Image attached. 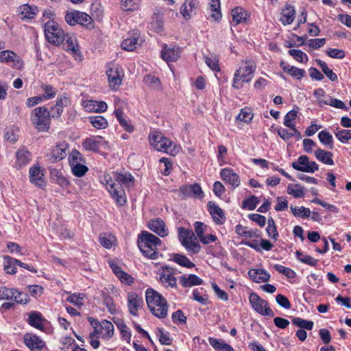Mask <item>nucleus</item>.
<instances>
[{"label": "nucleus", "instance_id": "obj_6", "mask_svg": "<svg viewBox=\"0 0 351 351\" xmlns=\"http://www.w3.org/2000/svg\"><path fill=\"white\" fill-rule=\"evenodd\" d=\"M30 120L34 128L39 132H47L50 128L49 112L45 106L34 108L30 114Z\"/></svg>", "mask_w": 351, "mask_h": 351}, {"label": "nucleus", "instance_id": "obj_1", "mask_svg": "<svg viewBox=\"0 0 351 351\" xmlns=\"http://www.w3.org/2000/svg\"><path fill=\"white\" fill-rule=\"evenodd\" d=\"M134 178L130 173H114L113 177L110 174H104L101 182L106 188L112 198L118 206H124L127 202L126 195L122 184L130 186L134 183Z\"/></svg>", "mask_w": 351, "mask_h": 351}, {"label": "nucleus", "instance_id": "obj_2", "mask_svg": "<svg viewBox=\"0 0 351 351\" xmlns=\"http://www.w3.org/2000/svg\"><path fill=\"white\" fill-rule=\"evenodd\" d=\"M137 243L140 251L145 257L152 260L158 258V247L162 245L159 237L148 231L143 230L138 235Z\"/></svg>", "mask_w": 351, "mask_h": 351}, {"label": "nucleus", "instance_id": "obj_15", "mask_svg": "<svg viewBox=\"0 0 351 351\" xmlns=\"http://www.w3.org/2000/svg\"><path fill=\"white\" fill-rule=\"evenodd\" d=\"M93 331H95V333H97L99 337L104 340L108 341L114 335V328L112 322L104 319L101 322H96Z\"/></svg>", "mask_w": 351, "mask_h": 351}, {"label": "nucleus", "instance_id": "obj_31", "mask_svg": "<svg viewBox=\"0 0 351 351\" xmlns=\"http://www.w3.org/2000/svg\"><path fill=\"white\" fill-rule=\"evenodd\" d=\"M180 285L184 287H191L203 284V280L195 274L182 275L179 278Z\"/></svg>", "mask_w": 351, "mask_h": 351}, {"label": "nucleus", "instance_id": "obj_19", "mask_svg": "<svg viewBox=\"0 0 351 351\" xmlns=\"http://www.w3.org/2000/svg\"><path fill=\"white\" fill-rule=\"evenodd\" d=\"M43 169L38 165H34L29 168V179L34 185L43 188L45 186Z\"/></svg>", "mask_w": 351, "mask_h": 351}, {"label": "nucleus", "instance_id": "obj_9", "mask_svg": "<svg viewBox=\"0 0 351 351\" xmlns=\"http://www.w3.org/2000/svg\"><path fill=\"white\" fill-rule=\"evenodd\" d=\"M106 74L110 88L112 90H117L122 84L124 77L123 69L117 64H112L108 66Z\"/></svg>", "mask_w": 351, "mask_h": 351}, {"label": "nucleus", "instance_id": "obj_45", "mask_svg": "<svg viewBox=\"0 0 351 351\" xmlns=\"http://www.w3.org/2000/svg\"><path fill=\"white\" fill-rule=\"evenodd\" d=\"M138 35L137 33L133 34L130 38L124 39L121 43V48L125 51H132L136 48L138 44Z\"/></svg>", "mask_w": 351, "mask_h": 351}, {"label": "nucleus", "instance_id": "obj_10", "mask_svg": "<svg viewBox=\"0 0 351 351\" xmlns=\"http://www.w3.org/2000/svg\"><path fill=\"white\" fill-rule=\"evenodd\" d=\"M250 303L253 309L258 313L267 317H274L273 311L269 307L268 302L259 297L256 293L249 295Z\"/></svg>", "mask_w": 351, "mask_h": 351}, {"label": "nucleus", "instance_id": "obj_20", "mask_svg": "<svg viewBox=\"0 0 351 351\" xmlns=\"http://www.w3.org/2000/svg\"><path fill=\"white\" fill-rule=\"evenodd\" d=\"M82 105L88 112L102 113L107 110L108 105L104 101L92 99L83 100Z\"/></svg>", "mask_w": 351, "mask_h": 351}, {"label": "nucleus", "instance_id": "obj_53", "mask_svg": "<svg viewBox=\"0 0 351 351\" xmlns=\"http://www.w3.org/2000/svg\"><path fill=\"white\" fill-rule=\"evenodd\" d=\"M141 0H121V7L123 11H134L138 8Z\"/></svg>", "mask_w": 351, "mask_h": 351}, {"label": "nucleus", "instance_id": "obj_42", "mask_svg": "<svg viewBox=\"0 0 351 351\" xmlns=\"http://www.w3.org/2000/svg\"><path fill=\"white\" fill-rule=\"evenodd\" d=\"M197 0H186L181 8L180 12L184 18L190 17L191 14L197 8Z\"/></svg>", "mask_w": 351, "mask_h": 351}, {"label": "nucleus", "instance_id": "obj_7", "mask_svg": "<svg viewBox=\"0 0 351 351\" xmlns=\"http://www.w3.org/2000/svg\"><path fill=\"white\" fill-rule=\"evenodd\" d=\"M44 32L47 40L55 45H60L65 38L63 30L54 20L45 22Z\"/></svg>", "mask_w": 351, "mask_h": 351}, {"label": "nucleus", "instance_id": "obj_61", "mask_svg": "<svg viewBox=\"0 0 351 351\" xmlns=\"http://www.w3.org/2000/svg\"><path fill=\"white\" fill-rule=\"evenodd\" d=\"M204 62L213 71H219V59L216 56H204Z\"/></svg>", "mask_w": 351, "mask_h": 351}, {"label": "nucleus", "instance_id": "obj_14", "mask_svg": "<svg viewBox=\"0 0 351 351\" xmlns=\"http://www.w3.org/2000/svg\"><path fill=\"white\" fill-rule=\"evenodd\" d=\"M291 166L297 171L306 173H314L319 169L318 164L315 161H310L308 156L305 155L300 156Z\"/></svg>", "mask_w": 351, "mask_h": 351}, {"label": "nucleus", "instance_id": "obj_18", "mask_svg": "<svg viewBox=\"0 0 351 351\" xmlns=\"http://www.w3.org/2000/svg\"><path fill=\"white\" fill-rule=\"evenodd\" d=\"M69 146L65 142H62L53 147L47 156L51 162H57L64 159L68 152Z\"/></svg>", "mask_w": 351, "mask_h": 351}, {"label": "nucleus", "instance_id": "obj_27", "mask_svg": "<svg viewBox=\"0 0 351 351\" xmlns=\"http://www.w3.org/2000/svg\"><path fill=\"white\" fill-rule=\"evenodd\" d=\"M15 156V165L19 168L27 165L32 160V153L24 147L16 151Z\"/></svg>", "mask_w": 351, "mask_h": 351}, {"label": "nucleus", "instance_id": "obj_22", "mask_svg": "<svg viewBox=\"0 0 351 351\" xmlns=\"http://www.w3.org/2000/svg\"><path fill=\"white\" fill-rule=\"evenodd\" d=\"M24 343L31 351H42L45 347V342L41 338L31 333L24 335Z\"/></svg>", "mask_w": 351, "mask_h": 351}, {"label": "nucleus", "instance_id": "obj_47", "mask_svg": "<svg viewBox=\"0 0 351 351\" xmlns=\"http://www.w3.org/2000/svg\"><path fill=\"white\" fill-rule=\"evenodd\" d=\"M209 5L210 16L215 21H219L221 19L220 0H210Z\"/></svg>", "mask_w": 351, "mask_h": 351}, {"label": "nucleus", "instance_id": "obj_29", "mask_svg": "<svg viewBox=\"0 0 351 351\" xmlns=\"http://www.w3.org/2000/svg\"><path fill=\"white\" fill-rule=\"evenodd\" d=\"M232 21L231 24L237 25L246 21L249 14L246 10L241 7H237L231 11Z\"/></svg>", "mask_w": 351, "mask_h": 351}, {"label": "nucleus", "instance_id": "obj_17", "mask_svg": "<svg viewBox=\"0 0 351 351\" xmlns=\"http://www.w3.org/2000/svg\"><path fill=\"white\" fill-rule=\"evenodd\" d=\"M0 62L12 63V66L16 69H21L23 67L22 59L13 51L3 50L0 51Z\"/></svg>", "mask_w": 351, "mask_h": 351}, {"label": "nucleus", "instance_id": "obj_39", "mask_svg": "<svg viewBox=\"0 0 351 351\" xmlns=\"http://www.w3.org/2000/svg\"><path fill=\"white\" fill-rule=\"evenodd\" d=\"M287 192L295 198H302L305 195L306 189L299 184H289Z\"/></svg>", "mask_w": 351, "mask_h": 351}, {"label": "nucleus", "instance_id": "obj_30", "mask_svg": "<svg viewBox=\"0 0 351 351\" xmlns=\"http://www.w3.org/2000/svg\"><path fill=\"white\" fill-rule=\"evenodd\" d=\"M280 67L292 77L300 80L306 75V71L294 66H291L285 62L280 63Z\"/></svg>", "mask_w": 351, "mask_h": 351}, {"label": "nucleus", "instance_id": "obj_50", "mask_svg": "<svg viewBox=\"0 0 351 351\" xmlns=\"http://www.w3.org/2000/svg\"><path fill=\"white\" fill-rule=\"evenodd\" d=\"M173 260L175 263L180 266L185 267L186 268H193L195 267V264L192 263L189 258L186 256L180 254H175L173 256Z\"/></svg>", "mask_w": 351, "mask_h": 351}, {"label": "nucleus", "instance_id": "obj_37", "mask_svg": "<svg viewBox=\"0 0 351 351\" xmlns=\"http://www.w3.org/2000/svg\"><path fill=\"white\" fill-rule=\"evenodd\" d=\"M150 25L151 28L158 34H161L163 32L162 14L158 10L154 11Z\"/></svg>", "mask_w": 351, "mask_h": 351}, {"label": "nucleus", "instance_id": "obj_59", "mask_svg": "<svg viewBox=\"0 0 351 351\" xmlns=\"http://www.w3.org/2000/svg\"><path fill=\"white\" fill-rule=\"evenodd\" d=\"M336 138L342 143H347L351 140V130H339L335 132Z\"/></svg>", "mask_w": 351, "mask_h": 351}, {"label": "nucleus", "instance_id": "obj_4", "mask_svg": "<svg viewBox=\"0 0 351 351\" xmlns=\"http://www.w3.org/2000/svg\"><path fill=\"white\" fill-rule=\"evenodd\" d=\"M149 141L155 149L172 156L178 154L181 147L173 141L165 137L163 134L157 131L152 132L149 135Z\"/></svg>", "mask_w": 351, "mask_h": 351}, {"label": "nucleus", "instance_id": "obj_41", "mask_svg": "<svg viewBox=\"0 0 351 351\" xmlns=\"http://www.w3.org/2000/svg\"><path fill=\"white\" fill-rule=\"evenodd\" d=\"M115 324L119 329L121 338L130 343L131 341L132 332L131 330L127 326L123 320L118 319L114 321Z\"/></svg>", "mask_w": 351, "mask_h": 351}, {"label": "nucleus", "instance_id": "obj_35", "mask_svg": "<svg viewBox=\"0 0 351 351\" xmlns=\"http://www.w3.org/2000/svg\"><path fill=\"white\" fill-rule=\"evenodd\" d=\"M298 116V111L291 110L289 111L284 117L283 124L295 132L300 136V131L296 128L295 120Z\"/></svg>", "mask_w": 351, "mask_h": 351}, {"label": "nucleus", "instance_id": "obj_23", "mask_svg": "<svg viewBox=\"0 0 351 351\" xmlns=\"http://www.w3.org/2000/svg\"><path fill=\"white\" fill-rule=\"evenodd\" d=\"M149 229L160 237H165L169 234V230L165 221L160 218L149 220L147 225Z\"/></svg>", "mask_w": 351, "mask_h": 351}, {"label": "nucleus", "instance_id": "obj_24", "mask_svg": "<svg viewBox=\"0 0 351 351\" xmlns=\"http://www.w3.org/2000/svg\"><path fill=\"white\" fill-rule=\"evenodd\" d=\"M121 101L119 98H116L114 100L115 109L114 114L116 117L119 124L124 128L128 132H132L134 130V127L131 124L130 121L123 116V110L118 106L119 103Z\"/></svg>", "mask_w": 351, "mask_h": 351}, {"label": "nucleus", "instance_id": "obj_40", "mask_svg": "<svg viewBox=\"0 0 351 351\" xmlns=\"http://www.w3.org/2000/svg\"><path fill=\"white\" fill-rule=\"evenodd\" d=\"M208 342L210 345L216 350L234 351V349L230 345L222 340L215 339L214 337H209Z\"/></svg>", "mask_w": 351, "mask_h": 351}, {"label": "nucleus", "instance_id": "obj_26", "mask_svg": "<svg viewBox=\"0 0 351 351\" xmlns=\"http://www.w3.org/2000/svg\"><path fill=\"white\" fill-rule=\"evenodd\" d=\"M208 206V211L215 223L217 225L223 224L226 221V216L223 210L212 202H209Z\"/></svg>", "mask_w": 351, "mask_h": 351}, {"label": "nucleus", "instance_id": "obj_28", "mask_svg": "<svg viewBox=\"0 0 351 351\" xmlns=\"http://www.w3.org/2000/svg\"><path fill=\"white\" fill-rule=\"evenodd\" d=\"M248 276L256 283L266 282L271 277L269 273L264 269H251L248 271Z\"/></svg>", "mask_w": 351, "mask_h": 351}, {"label": "nucleus", "instance_id": "obj_12", "mask_svg": "<svg viewBox=\"0 0 351 351\" xmlns=\"http://www.w3.org/2000/svg\"><path fill=\"white\" fill-rule=\"evenodd\" d=\"M83 148L86 151L97 152L100 149H106L108 147V143L101 136H91L86 138L82 143Z\"/></svg>", "mask_w": 351, "mask_h": 351}, {"label": "nucleus", "instance_id": "obj_11", "mask_svg": "<svg viewBox=\"0 0 351 351\" xmlns=\"http://www.w3.org/2000/svg\"><path fill=\"white\" fill-rule=\"evenodd\" d=\"M159 282L165 288L176 289L177 278L175 269L169 266L162 267L158 270Z\"/></svg>", "mask_w": 351, "mask_h": 351}, {"label": "nucleus", "instance_id": "obj_56", "mask_svg": "<svg viewBox=\"0 0 351 351\" xmlns=\"http://www.w3.org/2000/svg\"><path fill=\"white\" fill-rule=\"evenodd\" d=\"M190 254H197L201 250L200 244L196 241V237L182 245Z\"/></svg>", "mask_w": 351, "mask_h": 351}, {"label": "nucleus", "instance_id": "obj_32", "mask_svg": "<svg viewBox=\"0 0 351 351\" xmlns=\"http://www.w3.org/2000/svg\"><path fill=\"white\" fill-rule=\"evenodd\" d=\"M3 270L7 274L14 275L17 272L18 259L8 255L3 256Z\"/></svg>", "mask_w": 351, "mask_h": 351}, {"label": "nucleus", "instance_id": "obj_57", "mask_svg": "<svg viewBox=\"0 0 351 351\" xmlns=\"http://www.w3.org/2000/svg\"><path fill=\"white\" fill-rule=\"evenodd\" d=\"M193 299L202 304H206L208 302L207 295L202 288L195 289L193 291Z\"/></svg>", "mask_w": 351, "mask_h": 351}, {"label": "nucleus", "instance_id": "obj_36", "mask_svg": "<svg viewBox=\"0 0 351 351\" xmlns=\"http://www.w3.org/2000/svg\"><path fill=\"white\" fill-rule=\"evenodd\" d=\"M66 50L71 52L77 60L78 58L81 59V54L79 52V46L77 42V39L74 36H67L66 38V43L64 44Z\"/></svg>", "mask_w": 351, "mask_h": 351}, {"label": "nucleus", "instance_id": "obj_54", "mask_svg": "<svg viewBox=\"0 0 351 351\" xmlns=\"http://www.w3.org/2000/svg\"><path fill=\"white\" fill-rule=\"evenodd\" d=\"M235 232L236 233L244 237L253 238L256 237V232L252 230L248 229L247 227L243 226L241 224H238L235 226Z\"/></svg>", "mask_w": 351, "mask_h": 351}, {"label": "nucleus", "instance_id": "obj_25", "mask_svg": "<svg viewBox=\"0 0 351 351\" xmlns=\"http://www.w3.org/2000/svg\"><path fill=\"white\" fill-rule=\"evenodd\" d=\"M181 55V49L178 47L165 45L161 51V58L168 64L177 61Z\"/></svg>", "mask_w": 351, "mask_h": 351}, {"label": "nucleus", "instance_id": "obj_55", "mask_svg": "<svg viewBox=\"0 0 351 351\" xmlns=\"http://www.w3.org/2000/svg\"><path fill=\"white\" fill-rule=\"evenodd\" d=\"M292 323L293 325L300 327V329H306L308 330H312L314 326L313 321L304 319L300 317H294L292 319Z\"/></svg>", "mask_w": 351, "mask_h": 351}, {"label": "nucleus", "instance_id": "obj_21", "mask_svg": "<svg viewBox=\"0 0 351 351\" xmlns=\"http://www.w3.org/2000/svg\"><path fill=\"white\" fill-rule=\"evenodd\" d=\"M220 176L225 183L229 184L232 189H236L241 184L239 176L230 168L222 169L220 171Z\"/></svg>", "mask_w": 351, "mask_h": 351}, {"label": "nucleus", "instance_id": "obj_62", "mask_svg": "<svg viewBox=\"0 0 351 351\" xmlns=\"http://www.w3.org/2000/svg\"><path fill=\"white\" fill-rule=\"evenodd\" d=\"M291 211L293 215L296 217L304 218L308 217L311 214V210L309 208H305L304 206L301 207H290Z\"/></svg>", "mask_w": 351, "mask_h": 351}, {"label": "nucleus", "instance_id": "obj_8", "mask_svg": "<svg viewBox=\"0 0 351 351\" xmlns=\"http://www.w3.org/2000/svg\"><path fill=\"white\" fill-rule=\"evenodd\" d=\"M64 19L65 21L71 26L79 24L82 26L88 27V25H91L93 23V19L88 14L77 10L66 12Z\"/></svg>", "mask_w": 351, "mask_h": 351}, {"label": "nucleus", "instance_id": "obj_3", "mask_svg": "<svg viewBox=\"0 0 351 351\" xmlns=\"http://www.w3.org/2000/svg\"><path fill=\"white\" fill-rule=\"evenodd\" d=\"M145 299L149 311L154 316L162 319L167 315V302L160 293L149 288L145 291Z\"/></svg>", "mask_w": 351, "mask_h": 351}, {"label": "nucleus", "instance_id": "obj_13", "mask_svg": "<svg viewBox=\"0 0 351 351\" xmlns=\"http://www.w3.org/2000/svg\"><path fill=\"white\" fill-rule=\"evenodd\" d=\"M27 323L32 327L43 332H47L49 328V322L43 317L41 313L36 311L29 313Z\"/></svg>", "mask_w": 351, "mask_h": 351}, {"label": "nucleus", "instance_id": "obj_63", "mask_svg": "<svg viewBox=\"0 0 351 351\" xmlns=\"http://www.w3.org/2000/svg\"><path fill=\"white\" fill-rule=\"evenodd\" d=\"M296 256L297 258L302 263H305L306 265H311V266H316L317 264L318 261L313 257L303 254L302 252L297 251L296 252Z\"/></svg>", "mask_w": 351, "mask_h": 351}, {"label": "nucleus", "instance_id": "obj_44", "mask_svg": "<svg viewBox=\"0 0 351 351\" xmlns=\"http://www.w3.org/2000/svg\"><path fill=\"white\" fill-rule=\"evenodd\" d=\"M178 239L182 245L195 239V236L192 230L182 227L178 228Z\"/></svg>", "mask_w": 351, "mask_h": 351}, {"label": "nucleus", "instance_id": "obj_46", "mask_svg": "<svg viewBox=\"0 0 351 351\" xmlns=\"http://www.w3.org/2000/svg\"><path fill=\"white\" fill-rule=\"evenodd\" d=\"M318 138L324 146L329 149L333 148V137L326 130H322L319 132Z\"/></svg>", "mask_w": 351, "mask_h": 351}, {"label": "nucleus", "instance_id": "obj_58", "mask_svg": "<svg viewBox=\"0 0 351 351\" xmlns=\"http://www.w3.org/2000/svg\"><path fill=\"white\" fill-rule=\"evenodd\" d=\"M289 54L299 62L306 63L308 61V57L306 53L301 50L290 49Z\"/></svg>", "mask_w": 351, "mask_h": 351}, {"label": "nucleus", "instance_id": "obj_16", "mask_svg": "<svg viewBox=\"0 0 351 351\" xmlns=\"http://www.w3.org/2000/svg\"><path fill=\"white\" fill-rule=\"evenodd\" d=\"M143 304L142 297L135 292L131 291L127 295V306L129 313L135 317L138 315V311L141 309Z\"/></svg>", "mask_w": 351, "mask_h": 351}, {"label": "nucleus", "instance_id": "obj_64", "mask_svg": "<svg viewBox=\"0 0 351 351\" xmlns=\"http://www.w3.org/2000/svg\"><path fill=\"white\" fill-rule=\"evenodd\" d=\"M73 174L77 177H82L88 171V167L80 163H77L71 166Z\"/></svg>", "mask_w": 351, "mask_h": 351}, {"label": "nucleus", "instance_id": "obj_5", "mask_svg": "<svg viewBox=\"0 0 351 351\" xmlns=\"http://www.w3.org/2000/svg\"><path fill=\"white\" fill-rule=\"evenodd\" d=\"M256 68V64L252 60H246L242 62L234 73L232 86L236 89H240L245 82H250Z\"/></svg>", "mask_w": 351, "mask_h": 351}, {"label": "nucleus", "instance_id": "obj_48", "mask_svg": "<svg viewBox=\"0 0 351 351\" xmlns=\"http://www.w3.org/2000/svg\"><path fill=\"white\" fill-rule=\"evenodd\" d=\"M315 61L322 70L323 73L327 76V77H328L330 81H337L338 77L337 74L328 66L327 64L324 61L319 59H317Z\"/></svg>", "mask_w": 351, "mask_h": 351}, {"label": "nucleus", "instance_id": "obj_34", "mask_svg": "<svg viewBox=\"0 0 351 351\" xmlns=\"http://www.w3.org/2000/svg\"><path fill=\"white\" fill-rule=\"evenodd\" d=\"M295 11L291 5H287L282 9L280 21L284 25L291 24L295 19Z\"/></svg>", "mask_w": 351, "mask_h": 351}, {"label": "nucleus", "instance_id": "obj_60", "mask_svg": "<svg viewBox=\"0 0 351 351\" xmlns=\"http://www.w3.org/2000/svg\"><path fill=\"white\" fill-rule=\"evenodd\" d=\"M253 117L252 110L249 108H244L241 110L236 119L245 123H249L252 121Z\"/></svg>", "mask_w": 351, "mask_h": 351}, {"label": "nucleus", "instance_id": "obj_43", "mask_svg": "<svg viewBox=\"0 0 351 351\" xmlns=\"http://www.w3.org/2000/svg\"><path fill=\"white\" fill-rule=\"evenodd\" d=\"M88 121L91 125L97 130L106 129L108 126L107 119L103 116H90L88 117Z\"/></svg>", "mask_w": 351, "mask_h": 351}, {"label": "nucleus", "instance_id": "obj_38", "mask_svg": "<svg viewBox=\"0 0 351 351\" xmlns=\"http://www.w3.org/2000/svg\"><path fill=\"white\" fill-rule=\"evenodd\" d=\"M19 11L22 18L32 19L35 17L38 10V8L35 5L23 4L19 7Z\"/></svg>", "mask_w": 351, "mask_h": 351}, {"label": "nucleus", "instance_id": "obj_49", "mask_svg": "<svg viewBox=\"0 0 351 351\" xmlns=\"http://www.w3.org/2000/svg\"><path fill=\"white\" fill-rule=\"evenodd\" d=\"M144 83L150 88L154 90H160L161 83L158 77L151 74L146 75L144 77Z\"/></svg>", "mask_w": 351, "mask_h": 351}, {"label": "nucleus", "instance_id": "obj_51", "mask_svg": "<svg viewBox=\"0 0 351 351\" xmlns=\"http://www.w3.org/2000/svg\"><path fill=\"white\" fill-rule=\"evenodd\" d=\"M266 232L267 236L273 239L274 241H277L279 234L277 230L276 226L275 224V221L273 218H269L267 221V226L266 228Z\"/></svg>", "mask_w": 351, "mask_h": 351}, {"label": "nucleus", "instance_id": "obj_52", "mask_svg": "<svg viewBox=\"0 0 351 351\" xmlns=\"http://www.w3.org/2000/svg\"><path fill=\"white\" fill-rule=\"evenodd\" d=\"M41 89L44 92L43 95H41L43 97L44 101L53 99L57 94V90L51 85L47 84H42Z\"/></svg>", "mask_w": 351, "mask_h": 351}, {"label": "nucleus", "instance_id": "obj_33", "mask_svg": "<svg viewBox=\"0 0 351 351\" xmlns=\"http://www.w3.org/2000/svg\"><path fill=\"white\" fill-rule=\"evenodd\" d=\"M314 156L317 160L325 165H333L335 164L332 159L333 154L330 152L326 151L321 148H317L314 152Z\"/></svg>", "mask_w": 351, "mask_h": 351}]
</instances>
